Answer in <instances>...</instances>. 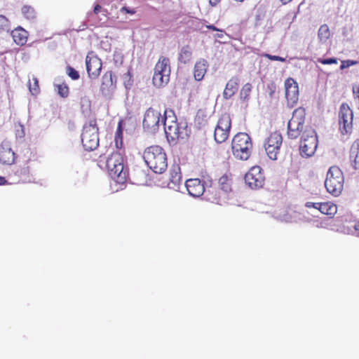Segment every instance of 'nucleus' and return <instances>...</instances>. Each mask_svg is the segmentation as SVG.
<instances>
[{"mask_svg": "<svg viewBox=\"0 0 359 359\" xmlns=\"http://www.w3.org/2000/svg\"><path fill=\"white\" fill-rule=\"evenodd\" d=\"M353 114L348 104L342 103L339 113V124L343 123V128L346 133L351 129Z\"/></svg>", "mask_w": 359, "mask_h": 359, "instance_id": "4468645a", "label": "nucleus"}, {"mask_svg": "<svg viewBox=\"0 0 359 359\" xmlns=\"http://www.w3.org/2000/svg\"><path fill=\"white\" fill-rule=\"evenodd\" d=\"M185 187L189 194L195 198L200 197L205 191V185L198 178L187 180Z\"/></svg>", "mask_w": 359, "mask_h": 359, "instance_id": "2eb2a0df", "label": "nucleus"}, {"mask_svg": "<svg viewBox=\"0 0 359 359\" xmlns=\"http://www.w3.org/2000/svg\"><path fill=\"white\" fill-rule=\"evenodd\" d=\"M81 103H83V104H86L87 103V107H89V104L90 103V101L88 98L87 97H83L81 99ZM84 104H83V106Z\"/></svg>", "mask_w": 359, "mask_h": 359, "instance_id": "de8ad7c7", "label": "nucleus"}, {"mask_svg": "<svg viewBox=\"0 0 359 359\" xmlns=\"http://www.w3.org/2000/svg\"><path fill=\"white\" fill-rule=\"evenodd\" d=\"M219 186L222 191L224 193H229L231 190V180L227 175H224L222 176L218 181Z\"/></svg>", "mask_w": 359, "mask_h": 359, "instance_id": "c85d7f7f", "label": "nucleus"}, {"mask_svg": "<svg viewBox=\"0 0 359 359\" xmlns=\"http://www.w3.org/2000/svg\"><path fill=\"white\" fill-rule=\"evenodd\" d=\"M0 161L6 165H12L15 162V153L8 142L0 145Z\"/></svg>", "mask_w": 359, "mask_h": 359, "instance_id": "f3484780", "label": "nucleus"}, {"mask_svg": "<svg viewBox=\"0 0 359 359\" xmlns=\"http://www.w3.org/2000/svg\"><path fill=\"white\" fill-rule=\"evenodd\" d=\"M101 10V6L99 5V4H97L95 7H94V10H93V12L95 14H97Z\"/></svg>", "mask_w": 359, "mask_h": 359, "instance_id": "09e8293b", "label": "nucleus"}, {"mask_svg": "<svg viewBox=\"0 0 359 359\" xmlns=\"http://www.w3.org/2000/svg\"><path fill=\"white\" fill-rule=\"evenodd\" d=\"M120 11L121 13H129V14H134L135 13V11L134 9H130L128 7H122L120 10Z\"/></svg>", "mask_w": 359, "mask_h": 359, "instance_id": "49530a36", "label": "nucleus"}, {"mask_svg": "<svg viewBox=\"0 0 359 359\" xmlns=\"http://www.w3.org/2000/svg\"><path fill=\"white\" fill-rule=\"evenodd\" d=\"M282 135L279 133L275 132L270 135L265 144H269V146L271 145L275 147L276 145L280 147L282 144Z\"/></svg>", "mask_w": 359, "mask_h": 359, "instance_id": "cd10ccee", "label": "nucleus"}, {"mask_svg": "<svg viewBox=\"0 0 359 359\" xmlns=\"http://www.w3.org/2000/svg\"><path fill=\"white\" fill-rule=\"evenodd\" d=\"M353 228H354V230H355V232L359 235V222L358 223H355L353 226Z\"/></svg>", "mask_w": 359, "mask_h": 359, "instance_id": "8fccbe9b", "label": "nucleus"}, {"mask_svg": "<svg viewBox=\"0 0 359 359\" xmlns=\"http://www.w3.org/2000/svg\"><path fill=\"white\" fill-rule=\"evenodd\" d=\"M86 69L88 76L91 79H96L102 69V61L96 56L89 57L86 59Z\"/></svg>", "mask_w": 359, "mask_h": 359, "instance_id": "dca6fc26", "label": "nucleus"}, {"mask_svg": "<svg viewBox=\"0 0 359 359\" xmlns=\"http://www.w3.org/2000/svg\"><path fill=\"white\" fill-rule=\"evenodd\" d=\"M313 207L318 209L323 214L330 216L334 215L337 210V206L330 203H316Z\"/></svg>", "mask_w": 359, "mask_h": 359, "instance_id": "b1692460", "label": "nucleus"}, {"mask_svg": "<svg viewBox=\"0 0 359 359\" xmlns=\"http://www.w3.org/2000/svg\"><path fill=\"white\" fill-rule=\"evenodd\" d=\"M0 30L9 31V22L4 15H0Z\"/></svg>", "mask_w": 359, "mask_h": 359, "instance_id": "4c0bfd02", "label": "nucleus"}, {"mask_svg": "<svg viewBox=\"0 0 359 359\" xmlns=\"http://www.w3.org/2000/svg\"><path fill=\"white\" fill-rule=\"evenodd\" d=\"M66 73L73 80H77L79 79V72L70 66L67 67Z\"/></svg>", "mask_w": 359, "mask_h": 359, "instance_id": "58836bf2", "label": "nucleus"}, {"mask_svg": "<svg viewBox=\"0 0 359 359\" xmlns=\"http://www.w3.org/2000/svg\"><path fill=\"white\" fill-rule=\"evenodd\" d=\"M22 13L25 18L32 20L36 18V13L34 8L30 6H24L22 8Z\"/></svg>", "mask_w": 359, "mask_h": 359, "instance_id": "473e14b6", "label": "nucleus"}, {"mask_svg": "<svg viewBox=\"0 0 359 359\" xmlns=\"http://www.w3.org/2000/svg\"><path fill=\"white\" fill-rule=\"evenodd\" d=\"M12 37L18 45H23L27 42L28 33L23 28L19 27L11 32Z\"/></svg>", "mask_w": 359, "mask_h": 359, "instance_id": "5701e85b", "label": "nucleus"}, {"mask_svg": "<svg viewBox=\"0 0 359 359\" xmlns=\"http://www.w3.org/2000/svg\"><path fill=\"white\" fill-rule=\"evenodd\" d=\"M163 117V115L162 116L158 111L149 107L144 115L142 126L144 131L151 134L156 133L162 125Z\"/></svg>", "mask_w": 359, "mask_h": 359, "instance_id": "1a4fd4ad", "label": "nucleus"}, {"mask_svg": "<svg viewBox=\"0 0 359 359\" xmlns=\"http://www.w3.org/2000/svg\"><path fill=\"white\" fill-rule=\"evenodd\" d=\"M318 146V138L316 131L309 127L306 128L302 136L300 143V153L302 156H312Z\"/></svg>", "mask_w": 359, "mask_h": 359, "instance_id": "0eeeda50", "label": "nucleus"}, {"mask_svg": "<svg viewBox=\"0 0 359 359\" xmlns=\"http://www.w3.org/2000/svg\"><path fill=\"white\" fill-rule=\"evenodd\" d=\"M81 142L85 149L88 151H93L98 147V128L95 120H90L83 126Z\"/></svg>", "mask_w": 359, "mask_h": 359, "instance_id": "39448f33", "label": "nucleus"}, {"mask_svg": "<svg viewBox=\"0 0 359 359\" xmlns=\"http://www.w3.org/2000/svg\"><path fill=\"white\" fill-rule=\"evenodd\" d=\"M252 91V85L249 83H245L240 93L241 98L243 100H248L250 96V94Z\"/></svg>", "mask_w": 359, "mask_h": 359, "instance_id": "f704fd0d", "label": "nucleus"}, {"mask_svg": "<svg viewBox=\"0 0 359 359\" xmlns=\"http://www.w3.org/2000/svg\"><path fill=\"white\" fill-rule=\"evenodd\" d=\"M29 90L32 95L36 94L39 91L38 80L36 78H34V84L32 85L29 83Z\"/></svg>", "mask_w": 359, "mask_h": 359, "instance_id": "a19ab883", "label": "nucleus"}, {"mask_svg": "<svg viewBox=\"0 0 359 359\" xmlns=\"http://www.w3.org/2000/svg\"><path fill=\"white\" fill-rule=\"evenodd\" d=\"M266 152L271 160H276L277 159V155L279 153V150L280 147L278 146H271L269 144H264Z\"/></svg>", "mask_w": 359, "mask_h": 359, "instance_id": "2f4dec72", "label": "nucleus"}, {"mask_svg": "<svg viewBox=\"0 0 359 359\" xmlns=\"http://www.w3.org/2000/svg\"><path fill=\"white\" fill-rule=\"evenodd\" d=\"M231 148L233 156L242 161L248 160L251 154L252 144L245 133H238L233 138Z\"/></svg>", "mask_w": 359, "mask_h": 359, "instance_id": "7ed1b4c3", "label": "nucleus"}, {"mask_svg": "<svg viewBox=\"0 0 359 359\" xmlns=\"http://www.w3.org/2000/svg\"><path fill=\"white\" fill-rule=\"evenodd\" d=\"M318 62H320L323 65H332V64H337V60L334 57H330V58H318L317 60Z\"/></svg>", "mask_w": 359, "mask_h": 359, "instance_id": "ea45409f", "label": "nucleus"}, {"mask_svg": "<svg viewBox=\"0 0 359 359\" xmlns=\"http://www.w3.org/2000/svg\"><path fill=\"white\" fill-rule=\"evenodd\" d=\"M170 60L168 57L161 56L154 68L153 76L154 85L158 88L165 86L170 80Z\"/></svg>", "mask_w": 359, "mask_h": 359, "instance_id": "423d86ee", "label": "nucleus"}, {"mask_svg": "<svg viewBox=\"0 0 359 359\" xmlns=\"http://www.w3.org/2000/svg\"><path fill=\"white\" fill-rule=\"evenodd\" d=\"M238 79L236 77L231 78L226 83L225 89L223 92V97L228 100L231 98L238 90Z\"/></svg>", "mask_w": 359, "mask_h": 359, "instance_id": "aec40b11", "label": "nucleus"}, {"mask_svg": "<svg viewBox=\"0 0 359 359\" xmlns=\"http://www.w3.org/2000/svg\"><path fill=\"white\" fill-rule=\"evenodd\" d=\"M54 90L63 98L67 97L69 90L68 86L62 78H56L53 82Z\"/></svg>", "mask_w": 359, "mask_h": 359, "instance_id": "412c9836", "label": "nucleus"}, {"mask_svg": "<svg viewBox=\"0 0 359 359\" xmlns=\"http://www.w3.org/2000/svg\"><path fill=\"white\" fill-rule=\"evenodd\" d=\"M162 126H163L165 133L167 138L175 140L177 139L178 123L177 122V117L175 112L171 109H166L164 111L163 117L161 120Z\"/></svg>", "mask_w": 359, "mask_h": 359, "instance_id": "9d476101", "label": "nucleus"}, {"mask_svg": "<svg viewBox=\"0 0 359 359\" xmlns=\"http://www.w3.org/2000/svg\"><path fill=\"white\" fill-rule=\"evenodd\" d=\"M191 48L189 46H184L180 50L178 60L181 63L187 64L191 60Z\"/></svg>", "mask_w": 359, "mask_h": 359, "instance_id": "393cba45", "label": "nucleus"}, {"mask_svg": "<svg viewBox=\"0 0 359 359\" xmlns=\"http://www.w3.org/2000/svg\"><path fill=\"white\" fill-rule=\"evenodd\" d=\"M229 134V132L227 130L215 128L214 134L215 140L217 143H222L228 138Z\"/></svg>", "mask_w": 359, "mask_h": 359, "instance_id": "c756f323", "label": "nucleus"}, {"mask_svg": "<svg viewBox=\"0 0 359 359\" xmlns=\"http://www.w3.org/2000/svg\"><path fill=\"white\" fill-rule=\"evenodd\" d=\"M265 57H266L267 58H269L271 60L280 61V62H285V58L280 57V56H278V55H270V54H266Z\"/></svg>", "mask_w": 359, "mask_h": 359, "instance_id": "c03bdc74", "label": "nucleus"}, {"mask_svg": "<svg viewBox=\"0 0 359 359\" xmlns=\"http://www.w3.org/2000/svg\"><path fill=\"white\" fill-rule=\"evenodd\" d=\"M122 134L123 132L121 127V123H119L115 136V142L117 148H121L122 146Z\"/></svg>", "mask_w": 359, "mask_h": 359, "instance_id": "e433bc0d", "label": "nucleus"}, {"mask_svg": "<svg viewBox=\"0 0 359 359\" xmlns=\"http://www.w3.org/2000/svg\"><path fill=\"white\" fill-rule=\"evenodd\" d=\"M318 37L320 41L323 43H326L330 37V31L329 27L326 24L320 27L318 32Z\"/></svg>", "mask_w": 359, "mask_h": 359, "instance_id": "bb28decb", "label": "nucleus"}, {"mask_svg": "<svg viewBox=\"0 0 359 359\" xmlns=\"http://www.w3.org/2000/svg\"><path fill=\"white\" fill-rule=\"evenodd\" d=\"M19 129H17L16 130V137L18 138H22L24 137L25 133V130H24V127L22 125H20L19 126Z\"/></svg>", "mask_w": 359, "mask_h": 359, "instance_id": "a18cd8bd", "label": "nucleus"}, {"mask_svg": "<svg viewBox=\"0 0 359 359\" xmlns=\"http://www.w3.org/2000/svg\"><path fill=\"white\" fill-rule=\"evenodd\" d=\"M305 109L302 107L296 109L287 123V135L290 139L297 138L304 130L305 122Z\"/></svg>", "mask_w": 359, "mask_h": 359, "instance_id": "6e6552de", "label": "nucleus"}, {"mask_svg": "<svg viewBox=\"0 0 359 359\" xmlns=\"http://www.w3.org/2000/svg\"><path fill=\"white\" fill-rule=\"evenodd\" d=\"M143 158L148 167L155 173H163L168 168V159L164 149L160 146L147 147Z\"/></svg>", "mask_w": 359, "mask_h": 359, "instance_id": "f257e3e1", "label": "nucleus"}, {"mask_svg": "<svg viewBox=\"0 0 359 359\" xmlns=\"http://www.w3.org/2000/svg\"><path fill=\"white\" fill-rule=\"evenodd\" d=\"M356 64H357V61H355V60H344L341 62L340 69H344L348 68L351 66L355 65Z\"/></svg>", "mask_w": 359, "mask_h": 359, "instance_id": "79ce46f5", "label": "nucleus"}, {"mask_svg": "<svg viewBox=\"0 0 359 359\" xmlns=\"http://www.w3.org/2000/svg\"><path fill=\"white\" fill-rule=\"evenodd\" d=\"M6 182L5 177L0 176V185L6 184Z\"/></svg>", "mask_w": 359, "mask_h": 359, "instance_id": "864d4df0", "label": "nucleus"}, {"mask_svg": "<svg viewBox=\"0 0 359 359\" xmlns=\"http://www.w3.org/2000/svg\"><path fill=\"white\" fill-rule=\"evenodd\" d=\"M207 194L205 191L203 194L207 201H214L219 197V192L213 187H212L211 191L208 193L209 194Z\"/></svg>", "mask_w": 359, "mask_h": 359, "instance_id": "c9c22d12", "label": "nucleus"}, {"mask_svg": "<svg viewBox=\"0 0 359 359\" xmlns=\"http://www.w3.org/2000/svg\"><path fill=\"white\" fill-rule=\"evenodd\" d=\"M116 88V81L111 72H106L102 78L100 91L102 95L107 99H110Z\"/></svg>", "mask_w": 359, "mask_h": 359, "instance_id": "ddd939ff", "label": "nucleus"}, {"mask_svg": "<svg viewBox=\"0 0 359 359\" xmlns=\"http://www.w3.org/2000/svg\"><path fill=\"white\" fill-rule=\"evenodd\" d=\"M177 130V139H186L189 137V130H188L187 123L186 122H180L178 123V128Z\"/></svg>", "mask_w": 359, "mask_h": 359, "instance_id": "7c9ffc66", "label": "nucleus"}, {"mask_svg": "<svg viewBox=\"0 0 359 359\" xmlns=\"http://www.w3.org/2000/svg\"><path fill=\"white\" fill-rule=\"evenodd\" d=\"M218 37H222V34H218L217 36Z\"/></svg>", "mask_w": 359, "mask_h": 359, "instance_id": "6e6d98bb", "label": "nucleus"}, {"mask_svg": "<svg viewBox=\"0 0 359 359\" xmlns=\"http://www.w3.org/2000/svg\"><path fill=\"white\" fill-rule=\"evenodd\" d=\"M285 97L287 104L292 107L299 100V86L297 83L292 78H288L285 81Z\"/></svg>", "mask_w": 359, "mask_h": 359, "instance_id": "f8f14e48", "label": "nucleus"}, {"mask_svg": "<svg viewBox=\"0 0 359 359\" xmlns=\"http://www.w3.org/2000/svg\"><path fill=\"white\" fill-rule=\"evenodd\" d=\"M349 159L351 166L355 169H359V140H356L352 144L350 149Z\"/></svg>", "mask_w": 359, "mask_h": 359, "instance_id": "6ab92c4d", "label": "nucleus"}, {"mask_svg": "<svg viewBox=\"0 0 359 359\" xmlns=\"http://www.w3.org/2000/svg\"><path fill=\"white\" fill-rule=\"evenodd\" d=\"M195 123L198 126V127L204 126L207 123V117L203 111H198L195 117Z\"/></svg>", "mask_w": 359, "mask_h": 359, "instance_id": "72a5a7b5", "label": "nucleus"}, {"mask_svg": "<svg viewBox=\"0 0 359 359\" xmlns=\"http://www.w3.org/2000/svg\"><path fill=\"white\" fill-rule=\"evenodd\" d=\"M310 204H311V203H309H309H306V206H307V207H311V205H310Z\"/></svg>", "mask_w": 359, "mask_h": 359, "instance_id": "5fc2aeb1", "label": "nucleus"}, {"mask_svg": "<svg viewBox=\"0 0 359 359\" xmlns=\"http://www.w3.org/2000/svg\"><path fill=\"white\" fill-rule=\"evenodd\" d=\"M208 62L205 60L201 59L196 62L194 66V78L196 81H201L207 71Z\"/></svg>", "mask_w": 359, "mask_h": 359, "instance_id": "4be33fe9", "label": "nucleus"}, {"mask_svg": "<svg viewBox=\"0 0 359 359\" xmlns=\"http://www.w3.org/2000/svg\"><path fill=\"white\" fill-rule=\"evenodd\" d=\"M182 182V175L179 165H174L170 170V181L168 187L174 190H178Z\"/></svg>", "mask_w": 359, "mask_h": 359, "instance_id": "a211bd4d", "label": "nucleus"}, {"mask_svg": "<svg viewBox=\"0 0 359 359\" xmlns=\"http://www.w3.org/2000/svg\"><path fill=\"white\" fill-rule=\"evenodd\" d=\"M207 27L209 29H212V30H214V31H219V29H217L215 26L212 25H208L207 26ZM220 32H222V30H220Z\"/></svg>", "mask_w": 359, "mask_h": 359, "instance_id": "603ef678", "label": "nucleus"}, {"mask_svg": "<svg viewBox=\"0 0 359 359\" xmlns=\"http://www.w3.org/2000/svg\"><path fill=\"white\" fill-rule=\"evenodd\" d=\"M203 184L205 185V188L207 191V193H209L210 191H211V189H212V181L211 179H207L206 180H204L202 182Z\"/></svg>", "mask_w": 359, "mask_h": 359, "instance_id": "37998d69", "label": "nucleus"}, {"mask_svg": "<svg viewBox=\"0 0 359 359\" xmlns=\"http://www.w3.org/2000/svg\"><path fill=\"white\" fill-rule=\"evenodd\" d=\"M231 125V120L229 114H223L219 119L216 128L224 129L229 132Z\"/></svg>", "mask_w": 359, "mask_h": 359, "instance_id": "a878e982", "label": "nucleus"}, {"mask_svg": "<svg viewBox=\"0 0 359 359\" xmlns=\"http://www.w3.org/2000/svg\"><path fill=\"white\" fill-rule=\"evenodd\" d=\"M344 178L342 171L337 166H332L327 172L325 187L334 196H339L344 187Z\"/></svg>", "mask_w": 359, "mask_h": 359, "instance_id": "20e7f679", "label": "nucleus"}, {"mask_svg": "<svg viewBox=\"0 0 359 359\" xmlns=\"http://www.w3.org/2000/svg\"><path fill=\"white\" fill-rule=\"evenodd\" d=\"M219 1L220 0H210L209 2L211 6H215L219 2Z\"/></svg>", "mask_w": 359, "mask_h": 359, "instance_id": "3c124183", "label": "nucleus"}, {"mask_svg": "<svg viewBox=\"0 0 359 359\" xmlns=\"http://www.w3.org/2000/svg\"><path fill=\"white\" fill-rule=\"evenodd\" d=\"M123 157L120 152H114L106 160V166L111 177L123 185L127 180L128 172L123 164Z\"/></svg>", "mask_w": 359, "mask_h": 359, "instance_id": "f03ea898", "label": "nucleus"}, {"mask_svg": "<svg viewBox=\"0 0 359 359\" xmlns=\"http://www.w3.org/2000/svg\"><path fill=\"white\" fill-rule=\"evenodd\" d=\"M265 177L259 166H254L245 174V184L252 189L262 188L264 184Z\"/></svg>", "mask_w": 359, "mask_h": 359, "instance_id": "9b49d317", "label": "nucleus"}]
</instances>
